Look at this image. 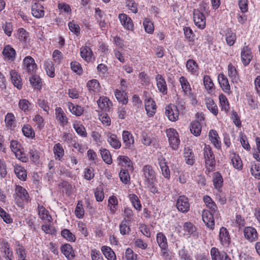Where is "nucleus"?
I'll return each instance as SVG.
<instances>
[{
  "label": "nucleus",
  "instance_id": "obj_36",
  "mask_svg": "<svg viewBox=\"0 0 260 260\" xmlns=\"http://www.w3.org/2000/svg\"><path fill=\"white\" fill-rule=\"evenodd\" d=\"M101 251L108 260H116V256L114 251L109 246H103Z\"/></svg>",
  "mask_w": 260,
  "mask_h": 260
},
{
  "label": "nucleus",
  "instance_id": "obj_38",
  "mask_svg": "<svg viewBox=\"0 0 260 260\" xmlns=\"http://www.w3.org/2000/svg\"><path fill=\"white\" fill-rule=\"evenodd\" d=\"M209 138L211 143L216 148H218L220 147L219 137L216 131L214 129H211L209 133Z\"/></svg>",
  "mask_w": 260,
  "mask_h": 260
},
{
  "label": "nucleus",
  "instance_id": "obj_47",
  "mask_svg": "<svg viewBox=\"0 0 260 260\" xmlns=\"http://www.w3.org/2000/svg\"><path fill=\"white\" fill-rule=\"evenodd\" d=\"M44 66L46 73L48 76L53 78L55 76L54 64L50 60H47L44 61Z\"/></svg>",
  "mask_w": 260,
  "mask_h": 260
},
{
  "label": "nucleus",
  "instance_id": "obj_57",
  "mask_svg": "<svg viewBox=\"0 0 260 260\" xmlns=\"http://www.w3.org/2000/svg\"><path fill=\"white\" fill-rule=\"evenodd\" d=\"M225 40L226 43L229 46H233L236 40V34L230 30H228L225 34Z\"/></svg>",
  "mask_w": 260,
  "mask_h": 260
},
{
  "label": "nucleus",
  "instance_id": "obj_49",
  "mask_svg": "<svg viewBox=\"0 0 260 260\" xmlns=\"http://www.w3.org/2000/svg\"><path fill=\"white\" fill-rule=\"evenodd\" d=\"M97 103L99 107L101 109L105 110L108 109L112 105L111 102L108 98L105 96L100 97L97 101Z\"/></svg>",
  "mask_w": 260,
  "mask_h": 260
},
{
  "label": "nucleus",
  "instance_id": "obj_40",
  "mask_svg": "<svg viewBox=\"0 0 260 260\" xmlns=\"http://www.w3.org/2000/svg\"><path fill=\"white\" fill-rule=\"evenodd\" d=\"M73 127L76 133L81 137H86L87 133L84 126L80 121H75L73 124Z\"/></svg>",
  "mask_w": 260,
  "mask_h": 260
},
{
  "label": "nucleus",
  "instance_id": "obj_13",
  "mask_svg": "<svg viewBox=\"0 0 260 260\" xmlns=\"http://www.w3.org/2000/svg\"><path fill=\"white\" fill-rule=\"evenodd\" d=\"M219 239L220 244L224 247H228L231 243V238L227 229L221 227L220 229Z\"/></svg>",
  "mask_w": 260,
  "mask_h": 260
},
{
  "label": "nucleus",
  "instance_id": "obj_39",
  "mask_svg": "<svg viewBox=\"0 0 260 260\" xmlns=\"http://www.w3.org/2000/svg\"><path fill=\"white\" fill-rule=\"evenodd\" d=\"M53 150L55 159L60 160L64 154V151L60 143L55 144Z\"/></svg>",
  "mask_w": 260,
  "mask_h": 260
},
{
  "label": "nucleus",
  "instance_id": "obj_15",
  "mask_svg": "<svg viewBox=\"0 0 260 260\" xmlns=\"http://www.w3.org/2000/svg\"><path fill=\"white\" fill-rule=\"evenodd\" d=\"M105 13L99 8H95L94 17L102 29H104L107 26V23L105 20Z\"/></svg>",
  "mask_w": 260,
  "mask_h": 260
},
{
  "label": "nucleus",
  "instance_id": "obj_28",
  "mask_svg": "<svg viewBox=\"0 0 260 260\" xmlns=\"http://www.w3.org/2000/svg\"><path fill=\"white\" fill-rule=\"evenodd\" d=\"M2 53L5 58L9 60H14L16 57L15 49L9 45L5 47Z\"/></svg>",
  "mask_w": 260,
  "mask_h": 260
},
{
  "label": "nucleus",
  "instance_id": "obj_42",
  "mask_svg": "<svg viewBox=\"0 0 260 260\" xmlns=\"http://www.w3.org/2000/svg\"><path fill=\"white\" fill-rule=\"evenodd\" d=\"M203 201L207 208H208L211 212L216 213L217 207L213 201V200L208 196H205L203 197Z\"/></svg>",
  "mask_w": 260,
  "mask_h": 260
},
{
  "label": "nucleus",
  "instance_id": "obj_64",
  "mask_svg": "<svg viewBox=\"0 0 260 260\" xmlns=\"http://www.w3.org/2000/svg\"><path fill=\"white\" fill-rule=\"evenodd\" d=\"M250 172L255 178L260 179V165L259 164L252 165L250 168Z\"/></svg>",
  "mask_w": 260,
  "mask_h": 260
},
{
  "label": "nucleus",
  "instance_id": "obj_32",
  "mask_svg": "<svg viewBox=\"0 0 260 260\" xmlns=\"http://www.w3.org/2000/svg\"><path fill=\"white\" fill-rule=\"evenodd\" d=\"M14 172L18 179L25 181L26 179L27 173L25 169L22 166L15 164L14 166Z\"/></svg>",
  "mask_w": 260,
  "mask_h": 260
},
{
  "label": "nucleus",
  "instance_id": "obj_56",
  "mask_svg": "<svg viewBox=\"0 0 260 260\" xmlns=\"http://www.w3.org/2000/svg\"><path fill=\"white\" fill-rule=\"evenodd\" d=\"M100 151L103 160L107 164H111L112 163V159L110 151L106 149H101Z\"/></svg>",
  "mask_w": 260,
  "mask_h": 260
},
{
  "label": "nucleus",
  "instance_id": "obj_48",
  "mask_svg": "<svg viewBox=\"0 0 260 260\" xmlns=\"http://www.w3.org/2000/svg\"><path fill=\"white\" fill-rule=\"evenodd\" d=\"M219 100L221 110L228 113L230 110V105L226 96L221 93L219 96Z\"/></svg>",
  "mask_w": 260,
  "mask_h": 260
},
{
  "label": "nucleus",
  "instance_id": "obj_7",
  "mask_svg": "<svg viewBox=\"0 0 260 260\" xmlns=\"http://www.w3.org/2000/svg\"><path fill=\"white\" fill-rule=\"evenodd\" d=\"M176 207L180 212L187 213L190 208L188 198L184 195L180 196L177 200Z\"/></svg>",
  "mask_w": 260,
  "mask_h": 260
},
{
  "label": "nucleus",
  "instance_id": "obj_3",
  "mask_svg": "<svg viewBox=\"0 0 260 260\" xmlns=\"http://www.w3.org/2000/svg\"><path fill=\"white\" fill-rule=\"evenodd\" d=\"M156 241L161 249V255L167 259L169 257V253L168 250V242L165 234L159 232L156 235Z\"/></svg>",
  "mask_w": 260,
  "mask_h": 260
},
{
  "label": "nucleus",
  "instance_id": "obj_27",
  "mask_svg": "<svg viewBox=\"0 0 260 260\" xmlns=\"http://www.w3.org/2000/svg\"><path fill=\"white\" fill-rule=\"evenodd\" d=\"M38 212L40 218L45 223H50L52 217L48 213V211L43 206H38Z\"/></svg>",
  "mask_w": 260,
  "mask_h": 260
},
{
  "label": "nucleus",
  "instance_id": "obj_9",
  "mask_svg": "<svg viewBox=\"0 0 260 260\" xmlns=\"http://www.w3.org/2000/svg\"><path fill=\"white\" fill-rule=\"evenodd\" d=\"M204 156L207 166L212 167L215 165V160L214 155L211 147L208 145H205L204 148Z\"/></svg>",
  "mask_w": 260,
  "mask_h": 260
},
{
  "label": "nucleus",
  "instance_id": "obj_51",
  "mask_svg": "<svg viewBox=\"0 0 260 260\" xmlns=\"http://www.w3.org/2000/svg\"><path fill=\"white\" fill-rule=\"evenodd\" d=\"M22 131L24 136L28 138H34L35 136V133L31 126L29 124H24Z\"/></svg>",
  "mask_w": 260,
  "mask_h": 260
},
{
  "label": "nucleus",
  "instance_id": "obj_5",
  "mask_svg": "<svg viewBox=\"0 0 260 260\" xmlns=\"http://www.w3.org/2000/svg\"><path fill=\"white\" fill-rule=\"evenodd\" d=\"M244 237L250 243H253L258 239L259 235L256 230L252 226H246L243 229Z\"/></svg>",
  "mask_w": 260,
  "mask_h": 260
},
{
  "label": "nucleus",
  "instance_id": "obj_59",
  "mask_svg": "<svg viewBox=\"0 0 260 260\" xmlns=\"http://www.w3.org/2000/svg\"><path fill=\"white\" fill-rule=\"evenodd\" d=\"M145 30L148 34H152L154 31V25L152 22L148 18H145L143 21Z\"/></svg>",
  "mask_w": 260,
  "mask_h": 260
},
{
  "label": "nucleus",
  "instance_id": "obj_34",
  "mask_svg": "<svg viewBox=\"0 0 260 260\" xmlns=\"http://www.w3.org/2000/svg\"><path fill=\"white\" fill-rule=\"evenodd\" d=\"M62 253L69 260L73 259L75 257L74 252L72 247L69 244H66L62 246L61 248Z\"/></svg>",
  "mask_w": 260,
  "mask_h": 260
},
{
  "label": "nucleus",
  "instance_id": "obj_55",
  "mask_svg": "<svg viewBox=\"0 0 260 260\" xmlns=\"http://www.w3.org/2000/svg\"><path fill=\"white\" fill-rule=\"evenodd\" d=\"M18 38L20 42H26L29 39V34L23 28H20L17 30Z\"/></svg>",
  "mask_w": 260,
  "mask_h": 260
},
{
  "label": "nucleus",
  "instance_id": "obj_31",
  "mask_svg": "<svg viewBox=\"0 0 260 260\" xmlns=\"http://www.w3.org/2000/svg\"><path fill=\"white\" fill-rule=\"evenodd\" d=\"M80 55L85 61L89 62L91 60L93 53L88 46H85L80 48Z\"/></svg>",
  "mask_w": 260,
  "mask_h": 260
},
{
  "label": "nucleus",
  "instance_id": "obj_19",
  "mask_svg": "<svg viewBox=\"0 0 260 260\" xmlns=\"http://www.w3.org/2000/svg\"><path fill=\"white\" fill-rule=\"evenodd\" d=\"M241 57L242 63L244 66L248 65L252 58L250 49L248 46L244 47L241 52Z\"/></svg>",
  "mask_w": 260,
  "mask_h": 260
},
{
  "label": "nucleus",
  "instance_id": "obj_45",
  "mask_svg": "<svg viewBox=\"0 0 260 260\" xmlns=\"http://www.w3.org/2000/svg\"><path fill=\"white\" fill-rule=\"evenodd\" d=\"M68 106L70 112L77 116H81L83 113V109L80 106L74 105L73 103L69 102L68 103Z\"/></svg>",
  "mask_w": 260,
  "mask_h": 260
},
{
  "label": "nucleus",
  "instance_id": "obj_6",
  "mask_svg": "<svg viewBox=\"0 0 260 260\" xmlns=\"http://www.w3.org/2000/svg\"><path fill=\"white\" fill-rule=\"evenodd\" d=\"M23 69L29 74L35 73L37 70V65L34 59L29 56L25 57L23 61Z\"/></svg>",
  "mask_w": 260,
  "mask_h": 260
},
{
  "label": "nucleus",
  "instance_id": "obj_16",
  "mask_svg": "<svg viewBox=\"0 0 260 260\" xmlns=\"http://www.w3.org/2000/svg\"><path fill=\"white\" fill-rule=\"evenodd\" d=\"M145 108L149 117L153 116L155 113L156 105L154 100L151 98L148 97L145 100Z\"/></svg>",
  "mask_w": 260,
  "mask_h": 260
},
{
  "label": "nucleus",
  "instance_id": "obj_60",
  "mask_svg": "<svg viewBox=\"0 0 260 260\" xmlns=\"http://www.w3.org/2000/svg\"><path fill=\"white\" fill-rule=\"evenodd\" d=\"M228 76L232 80H236L238 76V72L236 67L231 63H229L228 67Z\"/></svg>",
  "mask_w": 260,
  "mask_h": 260
},
{
  "label": "nucleus",
  "instance_id": "obj_61",
  "mask_svg": "<svg viewBox=\"0 0 260 260\" xmlns=\"http://www.w3.org/2000/svg\"><path fill=\"white\" fill-rule=\"evenodd\" d=\"M61 236L70 242H74L76 240L75 236L68 229H64L61 232Z\"/></svg>",
  "mask_w": 260,
  "mask_h": 260
},
{
  "label": "nucleus",
  "instance_id": "obj_14",
  "mask_svg": "<svg viewBox=\"0 0 260 260\" xmlns=\"http://www.w3.org/2000/svg\"><path fill=\"white\" fill-rule=\"evenodd\" d=\"M157 160L161 171L162 175L166 178L169 179L170 177V171L167 165L166 158L162 155H160L158 157Z\"/></svg>",
  "mask_w": 260,
  "mask_h": 260
},
{
  "label": "nucleus",
  "instance_id": "obj_62",
  "mask_svg": "<svg viewBox=\"0 0 260 260\" xmlns=\"http://www.w3.org/2000/svg\"><path fill=\"white\" fill-rule=\"evenodd\" d=\"M30 103L27 100L21 99L20 100L18 103V106L19 108L24 112L26 113L29 111Z\"/></svg>",
  "mask_w": 260,
  "mask_h": 260
},
{
  "label": "nucleus",
  "instance_id": "obj_11",
  "mask_svg": "<svg viewBox=\"0 0 260 260\" xmlns=\"http://www.w3.org/2000/svg\"><path fill=\"white\" fill-rule=\"evenodd\" d=\"M193 21L196 25L200 28L203 29L206 26V18L203 13L199 10H194Z\"/></svg>",
  "mask_w": 260,
  "mask_h": 260
},
{
  "label": "nucleus",
  "instance_id": "obj_44",
  "mask_svg": "<svg viewBox=\"0 0 260 260\" xmlns=\"http://www.w3.org/2000/svg\"><path fill=\"white\" fill-rule=\"evenodd\" d=\"M117 100L121 104L125 105L128 102V98L124 90L116 89L114 91Z\"/></svg>",
  "mask_w": 260,
  "mask_h": 260
},
{
  "label": "nucleus",
  "instance_id": "obj_22",
  "mask_svg": "<svg viewBox=\"0 0 260 260\" xmlns=\"http://www.w3.org/2000/svg\"><path fill=\"white\" fill-rule=\"evenodd\" d=\"M230 157L234 168L238 170H241L243 168V164L239 154H237L234 151H231L230 152Z\"/></svg>",
  "mask_w": 260,
  "mask_h": 260
},
{
  "label": "nucleus",
  "instance_id": "obj_1",
  "mask_svg": "<svg viewBox=\"0 0 260 260\" xmlns=\"http://www.w3.org/2000/svg\"><path fill=\"white\" fill-rule=\"evenodd\" d=\"M143 176L144 177V183L149 190L153 194L158 193L156 187V178L155 171L149 165L143 166L142 170Z\"/></svg>",
  "mask_w": 260,
  "mask_h": 260
},
{
  "label": "nucleus",
  "instance_id": "obj_52",
  "mask_svg": "<svg viewBox=\"0 0 260 260\" xmlns=\"http://www.w3.org/2000/svg\"><path fill=\"white\" fill-rule=\"evenodd\" d=\"M16 253L17 255L18 260H26V252L24 247L20 245L19 243H17L15 247Z\"/></svg>",
  "mask_w": 260,
  "mask_h": 260
},
{
  "label": "nucleus",
  "instance_id": "obj_37",
  "mask_svg": "<svg viewBox=\"0 0 260 260\" xmlns=\"http://www.w3.org/2000/svg\"><path fill=\"white\" fill-rule=\"evenodd\" d=\"M118 164L133 170V162L129 157L125 155H119L117 157Z\"/></svg>",
  "mask_w": 260,
  "mask_h": 260
},
{
  "label": "nucleus",
  "instance_id": "obj_23",
  "mask_svg": "<svg viewBox=\"0 0 260 260\" xmlns=\"http://www.w3.org/2000/svg\"><path fill=\"white\" fill-rule=\"evenodd\" d=\"M118 18L121 24L124 27L128 30H132L134 27L133 23L131 18L125 14H120Z\"/></svg>",
  "mask_w": 260,
  "mask_h": 260
},
{
  "label": "nucleus",
  "instance_id": "obj_41",
  "mask_svg": "<svg viewBox=\"0 0 260 260\" xmlns=\"http://www.w3.org/2000/svg\"><path fill=\"white\" fill-rule=\"evenodd\" d=\"M5 122L6 126L11 130H13L15 127V118L11 113H8L5 116Z\"/></svg>",
  "mask_w": 260,
  "mask_h": 260
},
{
  "label": "nucleus",
  "instance_id": "obj_26",
  "mask_svg": "<svg viewBox=\"0 0 260 260\" xmlns=\"http://www.w3.org/2000/svg\"><path fill=\"white\" fill-rule=\"evenodd\" d=\"M179 82L184 94L185 95L189 96L191 94V88L187 79L184 76H181L179 78Z\"/></svg>",
  "mask_w": 260,
  "mask_h": 260
},
{
  "label": "nucleus",
  "instance_id": "obj_29",
  "mask_svg": "<svg viewBox=\"0 0 260 260\" xmlns=\"http://www.w3.org/2000/svg\"><path fill=\"white\" fill-rule=\"evenodd\" d=\"M2 252L4 253V257L6 260H13V252L10 249L8 243L3 241L2 244Z\"/></svg>",
  "mask_w": 260,
  "mask_h": 260
},
{
  "label": "nucleus",
  "instance_id": "obj_24",
  "mask_svg": "<svg viewBox=\"0 0 260 260\" xmlns=\"http://www.w3.org/2000/svg\"><path fill=\"white\" fill-rule=\"evenodd\" d=\"M55 117L61 126H64L67 124L68 118L60 107L55 109Z\"/></svg>",
  "mask_w": 260,
  "mask_h": 260
},
{
  "label": "nucleus",
  "instance_id": "obj_17",
  "mask_svg": "<svg viewBox=\"0 0 260 260\" xmlns=\"http://www.w3.org/2000/svg\"><path fill=\"white\" fill-rule=\"evenodd\" d=\"M156 85L159 91L163 95H166L168 93V87L165 78L160 74H157L155 77Z\"/></svg>",
  "mask_w": 260,
  "mask_h": 260
},
{
  "label": "nucleus",
  "instance_id": "obj_30",
  "mask_svg": "<svg viewBox=\"0 0 260 260\" xmlns=\"http://www.w3.org/2000/svg\"><path fill=\"white\" fill-rule=\"evenodd\" d=\"M86 86L91 93H97L100 90V83L96 79L89 80L87 83Z\"/></svg>",
  "mask_w": 260,
  "mask_h": 260
},
{
  "label": "nucleus",
  "instance_id": "obj_50",
  "mask_svg": "<svg viewBox=\"0 0 260 260\" xmlns=\"http://www.w3.org/2000/svg\"><path fill=\"white\" fill-rule=\"evenodd\" d=\"M202 129V126L198 121H194L191 123L190 125V132L195 136H198L200 135Z\"/></svg>",
  "mask_w": 260,
  "mask_h": 260
},
{
  "label": "nucleus",
  "instance_id": "obj_33",
  "mask_svg": "<svg viewBox=\"0 0 260 260\" xmlns=\"http://www.w3.org/2000/svg\"><path fill=\"white\" fill-rule=\"evenodd\" d=\"M184 157L187 164L192 165L195 162V157L192 150L189 147L184 149Z\"/></svg>",
  "mask_w": 260,
  "mask_h": 260
},
{
  "label": "nucleus",
  "instance_id": "obj_35",
  "mask_svg": "<svg viewBox=\"0 0 260 260\" xmlns=\"http://www.w3.org/2000/svg\"><path fill=\"white\" fill-rule=\"evenodd\" d=\"M205 104L207 108L214 115L216 116L218 113L217 106L213 99L210 98L205 99Z\"/></svg>",
  "mask_w": 260,
  "mask_h": 260
},
{
  "label": "nucleus",
  "instance_id": "obj_46",
  "mask_svg": "<svg viewBox=\"0 0 260 260\" xmlns=\"http://www.w3.org/2000/svg\"><path fill=\"white\" fill-rule=\"evenodd\" d=\"M10 76L13 85L18 89H21L22 88V84L20 76L15 71H11Z\"/></svg>",
  "mask_w": 260,
  "mask_h": 260
},
{
  "label": "nucleus",
  "instance_id": "obj_21",
  "mask_svg": "<svg viewBox=\"0 0 260 260\" xmlns=\"http://www.w3.org/2000/svg\"><path fill=\"white\" fill-rule=\"evenodd\" d=\"M183 230L184 232V235L192 236L194 238L198 237V233L197 232L196 226L190 222H186L184 223Z\"/></svg>",
  "mask_w": 260,
  "mask_h": 260
},
{
  "label": "nucleus",
  "instance_id": "obj_58",
  "mask_svg": "<svg viewBox=\"0 0 260 260\" xmlns=\"http://www.w3.org/2000/svg\"><path fill=\"white\" fill-rule=\"evenodd\" d=\"M71 69L72 71L76 73L78 75L82 74L83 70L81 65L76 61H72L70 63Z\"/></svg>",
  "mask_w": 260,
  "mask_h": 260
},
{
  "label": "nucleus",
  "instance_id": "obj_10",
  "mask_svg": "<svg viewBox=\"0 0 260 260\" xmlns=\"http://www.w3.org/2000/svg\"><path fill=\"white\" fill-rule=\"evenodd\" d=\"M217 214L214 213L213 212L208 210H204L202 213V219L208 228L211 230H213L214 227V216Z\"/></svg>",
  "mask_w": 260,
  "mask_h": 260
},
{
  "label": "nucleus",
  "instance_id": "obj_2",
  "mask_svg": "<svg viewBox=\"0 0 260 260\" xmlns=\"http://www.w3.org/2000/svg\"><path fill=\"white\" fill-rule=\"evenodd\" d=\"M14 197L16 204L20 207H22L24 203L27 202L29 198L27 190L20 185L16 186Z\"/></svg>",
  "mask_w": 260,
  "mask_h": 260
},
{
  "label": "nucleus",
  "instance_id": "obj_20",
  "mask_svg": "<svg viewBox=\"0 0 260 260\" xmlns=\"http://www.w3.org/2000/svg\"><path fill=\"white\" fill-rule=\"evenodd\" d=\"M106 136L108 143L112 148L118 149L121 147V142L116 135L108 132L106 134Z\"/></svg>",
  "mask_w": 260,
  "mask_h": 260
},
{
  "label": "nucleus",
  "instance_id": "obj_63",
  "mask_svg": "<svg viewBox=\"0 0 260 260\" xmlns=\"http://www.w3.org/2000/svg\"><path fill=\"white\" fill-rule=\"evenodd\" d=\"M210 255L212 260H221L222 252H220L218 248L214 247L210 250Z\"/></svg>",
  "mask_w": 260,
  "mask_h": 260
},
{
  "label": "nucleus",
  "instance_id": "obj_4",
  "mask_svg": "<svg viewBox=\"0 0 260 260\" xmlns=\"http://www.w3.org/2000/svg\"><path fill=\"white\" fill-rule=\"evenodd\" d=\"M166 133L170 145L173 149H177L180 142L178 133L174 128H169L167 130Z\"/></svg>",
  "mask_w": 260,
  "mask_h": 260
},
{
  "label": "nucleus",
  "instance_id": "obj_43",
  "mask_svg": "<svg viewBox=\"0 0 260 260\" xmlns=\"http://www.w3.org/2000/svg\"><path fill=\"white\" fill-rule=\"evenodd\" d=\"M186 67L188 72L193 75L197 74L199 68L197 63L193 59H188L186 63Z\"/></svg>",
  "mask_w": 260,
  "mask_h": 260
},
{
  "label": "nucleus",
  "instance_id": "obj_53",
  "mask_svg": "<svg viewBox=\"0 0 260 260\" xmlns=\"http://www.w3.org/2000/svg\"><path fill=\"white\" fill-rule=\"evenodd\" d=\"M213 182L215 188L219 189L221 187L223 184V179L219 173L216 172L214 173Z\"/></svg>",
  "mask_w": 260,
  "mask_h": 260
},
{
  "label": "nucleus",
  "instance_id": "obj_25",
  "mask_svg": "<svg viewBox=\"0 0 260 260\" xmlns=\"http://www.w3.org/2000/svg\"><path fill=\"white\" fill-rule=\"evenodd\" d=\"M31 13L37 18H41L44 16V7L40 4L35 3L31 7Z\"/></svg>",
  "mask_w": 260,
  "mask_h": 260
},
{
  "label": "nucleus",
  "instance_id": "obj_12",
  "mask_svg": "<svg viewBox=\"0 0 260 260\" xmlns=\"http://www.w3.org/2000/svg\"><path fill=\"white\" fill-rule=\"evenodd\" d=\"M122 140L126 149H134L135 140L133 135L128 131H124L122 133Z\"/></svg>",
  "mask_w": 260,
  "mask_h": 260
},
{
  "label": "nucleus",
  "instance_id": "obj_8",
  "mask_svg": "<svg viewBox=\"0 0 260 260\" xmlns=\"http://www.w3.org/2000/svg\"><path fill=\"white\" fill-rule=\"evenodd\" d=\"M165 114L169 120L171 121H176L179 118V111L176 106L169 105L166 107Z\"/></svg>",
  "mask_w": 260,
  "mask_h": 260
},
{
  "label": "nucleus",
  "instance_id": "obj_18",
  "mask_svg": "<svg viewBox=\"0 0 260 260\" xmlns=\"http://www.w3.org/2000/svg\"><path fill=\"white\" fill-rule=\"evenodd\" d=\"M218 81L222 90L227 93H231V87L227 77L223 74L220 73L218 76Z\"/></svg>",
  "mask_w": 260,
  "mask_h": 260
},
{
  "label": "nucleus",
  "instance_id": "obj_54",
  "mask_svg": "<svg viewBox=\"0 0 260 260\" xmlns=\"http://www.w3.org/2000/svg\"><path fill=\"white\" fill-rule=\"evenodd\" d=\"M117 204L118 201L116 197L114 196L110 197L108 200V207L111 214L115 213Z\"/></svg>",
  "mask_w": 260,
  "mask_h": 260
}]
</instances>
